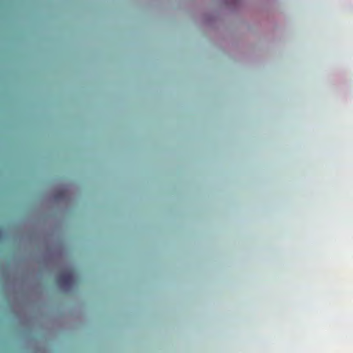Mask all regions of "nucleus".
Returning <instances> with one entry per match:
<instances>
[{
	"label": "nucleus",
	"instance_id": "f257e3e1",
	"mask_svg": "<svg viewBox=\"0 0 353 353\" xmlns=\"http://www.w3.org/2000/svg\"><path fill=\"white\" fill-rule=\"evenodd\" d=\"M57 283L63 288H70L75 282V272L73 270L61 272L57 276Z\"/></svg>",
	"mask_w": 353,
	"mask_h": 353
},
{
	"label": "nucleus",
	"instance_id": "f03ea898",
	"mask_svg": "<svg viewBox=\"0 0 353 353\" xmlns=\"http://www.w3.org/2000/svg\"><path fill=\"white\" fill-rule=\"evenodd\" d=\"M1 234H2V230H1V228H0V236H1Z\"/></svg>",
	"mask_w": 353,
	"mask_h": 353
}]
</instances>
